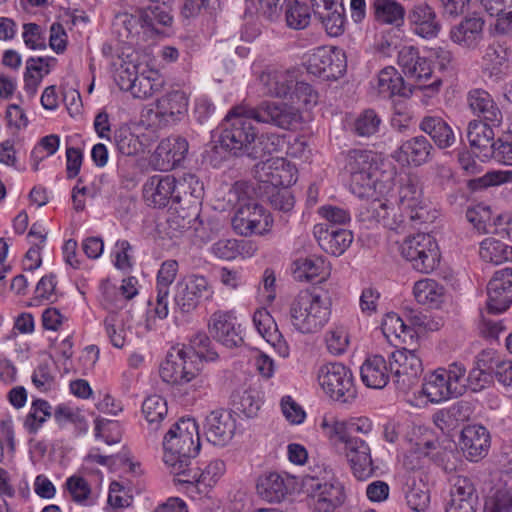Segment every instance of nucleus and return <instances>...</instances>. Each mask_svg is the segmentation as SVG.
<instances>
[{"label": "nucleus", "mask_w": 512, "mask_h": 512, "mask_svg": "<svg viewBox=\"0 0 512 512\" xmlns=\"http://www.w3.org/2000/svg\"><path fill=\"white\" fill-rule=\"evenodd\" d=\"M494 352L482 351L476 358L475 366L466 378V389L478 392L487 387L493 378Z\"/></svg>", "instance_id": "35"}, {"label": "nucleus", "mask_w": 512, "mask_h": 512, "mask_svg": "<svg viewBox=\"0 0 512 512\" xmlns=\"http://www.w3.org/2000/svg\"><path fill=\"white\" fill-rule=\"evenodd\" d=\"M382 330L387 337L394 335L396 338H403V341L406 335L413 337L411 328L396 313L386 315L382 322Z\"/></svg>", "instance_id": "63"}, {"label": "nucleus", "mask_w": 512, "mask_h": 512, "mask_svg": "<svg viewBox=\"0 0 512 512\" xmlns=\"http://www.w3.org/2000/svg\"><path fill=\"white\" fill-rule=\"evenodd\" d=\"M479 255L485 262L498 265L512 260V246L495 238H486L480 244Z\"/></svg>", "instance_id": "43"}, {"label": "nucleus", "mask_w": 512, "mask_h": 512, "mask_svg": "<svg viewBox=\"0 0 512 512\" xmlns=\"http://www.w3.org/2000/svg\"><path fill=\"white\" fill-rule=\"evenodd\" d=\"M292 103L302 105L306 109H310L318 102V93L313 87L305 82L295 80L294 87L288 98Z\"/></svg>", "instance_id": "54"}, {"label": "nucleus", "mask_w": 512, "mask_h": 512, "mask_svg": "<svg viewBox=\"0 0 512 512\" xmlns=\"http://www.w3.org/2000/svg\"><path fill=\"white\" fill-rule=\"evenodd\" d=\"M492 125L480 120H472L467 127V139L474 150H477L479 156L487 158V154L491 151L494 144V131Z\"/></svg>", "instance_id": "38"}, {"label": "nucleus", "mask_w": 512, "mask_h": 512, "mask_svg": "<svg viewBox=\"0 0 512 512\" xmlns=\"http://www.w3.org/2000/svg\"><path fill=\"white\" fill-rule=\"evenodd\" d=\"M307 492L314 512H334L343 505L346 498L343 484L336 479H311L307 484Z\"/></svg>", "instance_id": "12"}, {"label": "nucleus", "mask_w": 512, "mask_h": 512, "mask_svg": "<svg viewBox=\"0 0 512 512\" xmlns=\"http://www.w3.org/2000/svg\"><path fill=\"white\" fill-rule=\"evenodd\" d=\"M389 369L395 384L401 390L409 389L423 371L422 361L416 350L402 348L390 356Z\"/></svg>", "instance_id": "14"}, {"label": "nucleus", "mask_w": 512, "mask_h": 512, "mask_svg": "<svg viewBox=\"0 0 512 512\" xmlns=\"http://www.w3.org/2000/svg\"><path fill=\"white\" fill-rule=\"evenodd\" d=\"M226 471L225 463L220 459L210 461L203 469L185 467L184 472L178 475L179 482L194 485L200 493L206 494Z\"/></svg>", "instance_id": "23"}, {"label": "nucleus", "mask_w": 512, "mask_h": 512, "mask_svg": "<svg viewBox=\"0 0 512 512\" xmlns=\"http://www.w3.org/2000/svg\"><path fill=\"white\" fill-rule=\"evenodd\" d=\"M168 412L166 400L159 395H150L142 403V414L148 423V437L157 439V431Z\"/></svg>", "instance_id": "39"}, {"label": "nucleus", "mask_w": 512, "mask_h": 512, "mask_svg": "<svg viewBox=\"0 0 512 512\" xmlns=\"http://www.w3.org/2000/svg\"><path fill=\"white\" fill-rule=\"evenodd\" d=\"M371 10L381 24L400 26L404 22L405 8L396 0H373Z\"/></svg>", "instance_id": "41"}, {"label": "nucleus", "mask_w": 512, "mask_h": 512, "mask_svg": "<svg viewBox=\"0 0 512 512\" xmlns=\"http://www.w3.org/2000/svg\"><path fill=\"white\" fill-rule=\"evenodd\" d=\"M311 15L309 8L297 0H289L285 9V20L289 28L301 30L310 23Z\"/></svg>", "instance_id": "50"}, {"label": "nucleus", "mask_w": 512, "mask_h": 512, "mask_svg": "<svg viewBox=\"0 0 512 512\" xmlns=\"http://www.w3.org/2000/svg\"><path fill=\"white\" fill-rule=\"evenodd\" d=\"M490 447V434L481 425H470L461 432V448L470 461L483 458Z\"/></svg>", "instance_id": "28"}, {"label": "nucleus", "mask_w": 512, "mask_h": 512, "mask_svg": "<svg viewBox=\"0 0 512 512\" xmlns=\"http://www.w3.org/2000/svg\"><path fill=\"white\" fill-rule=\"evenodd\" d=\"M321 427L331 444L336 448L340 445H344L348 438L352 436L348 433L347 423L343 421L324 418Z\"/></svg>", "instance_id": "55"}, {"label": "nucleus", "mask_w": 512, "mask_h": 512, "mask_svg": "<svg viewBox=\"0 0 512 512\" xmlns=\"http://www.w3.org/2000/svg\"><path fill=\"white\" fill-rule=\"evenodd\" d=\"M188 109V98L183 91L167 92L156 102V117L165 125L176 122Z\"/></svg>", "instance_id": "29"}, {"label": "nucleus", "mask_w": 512, "mask_h": 512, "mask_svg": "<svg viewBox=\"0 0 512 512\" xmlns=\"http://www.w3.org/2000/svg\"><path fill=\"white\" fill-rule=\"evenodd\" d=\"M190 346L199 359L206 361H215L218 359V353L212 347L210 338L204 332L196 333L190 339Z\"/></svg>", "instance_id": "60"}, {"label": "nucleus", "mask_w": 512, "mask_h": 512, "mask_svg": "<svg viewBox=\"0 0 512 512\" xmlns=\"http://www.w3.org/2000/svg\"><path fill=\"white\" fill-rule=\"evenodd\" d=\"M373 87L383 98L395 95L408 98L413 93L411 85H406L402 75L392 66L380 70Z\"/></svg>", "instance_id": "33"}, {"label": "nucleus", "mask_w": 512, "mask_h": 512, "mask_svg": "<svg viewBox=\"0 0 512 512\" xmlns=\"http://www.w3.org/2000/svg\"><path fill=\"white\" fill-rule=\"evenodd\" d=\"M413 295L419 304L438 307L443 301L444 288L435 280L426 278L415 282Z\"/></svg>", "instance_id": "42"}, {"label": "nucleus", "mask_w": 512, "mask_h": 512, "mask_svg": "<svg viewBox=\"0 0 512 512\" xmlns=\"http://www.w3.org/2000/svg\"><path fill=\"white\" fill-rule=\"evenodd\" d=\"M307 70L324 80H336L346 70L345 55L337 48L318 47L307 60Z\"/></svg>", "instance_id": "13"}, {"label": "nucleus", "mask_w": 512, "mask_h": 512, "mask_svg": "<svg viewBox=\"0 0 512 512\" xmlns=\"http://www.w3.org/2000/svg\"><path fill=\"white\" fill-rule=\"evenodd\" d=\"M293 276L298 281H310L319 278L326 279L330 274V265L319 256L301 257L292 265Z\"/></svg>", "instance_id": "36"}, {"label": "nucleus", "mask_w": 512, "mask_h": 512, "mask_svg": "<svg viewBox=\"0 0 512 512\" xmlns=\"http://www.w3.org/2000/svg\"><path fill=\"white\" fill-rule=\"evenodd\" d=\"M271 222L265 209L257 203H248L241 206L232 218L233 229L243 236L263 235L269 231Z\"/></svg>", "instance_id": "16"}, {"label": "nucleus", "mask_w": 512, "mask_h": 512, "mask_svg": "<svg viewBox=\"0 0 512 512\" xmlns=\"http://www.w3.org/2000/svg\"><path fill=\"white\" fill-rule=\"evenodd\" d=\"M397 63L405 77L413 81L417 88L438 92L442 81L437 78L429 84L426 83L431 79L433 71L429 60L420 55L418 48L403 46L398 52Z\"/></svg>", "instance_id": "7"}, {"label": "nucleus", "mask_w": 512, "mask_h": 512, "mask_svg": "<svg viewBox=\"0 0 512 512\" xmlns=\"http://www.w3.org/2000/svg\"><path fill=\"white\" fill-rule=\"evenodd\" d=\"M451 482L450 498H463L464 500L476 502L475 487L468 477L457 475L451 479Z\"/></svg>", "instance_id": "64"}, {"label": "nucleus", "mask_w": 512, "mask_h": 512, "mask_svg": "<svg viewBox=\"0 0 512 512\" xmlns=\"http://www.w3.org/2000/svg\"><path fill=\"white\" fill-rule=\"evenodd\" d=\"M194 365L183 348H172L160 366L163 381L171 384H188L194 376Z\"/></svg>", "instance_id": "18"}, {"label": "nucleus", "mask_w": 512, "mask_h": 512, "mask_svg": "<svg viewBox=\"0 0 512 512\" xmlns=\"http://www.w3.org/2000/svg\"><path fill=\"white\" fill-rule=\"evenodd\" d=\"M317 379L323 391L335 401L350 403L356 398L353 374L342 363L333 362L320 366Z\"/></svg>", "instance_id": "5"}, {"label": "nucleus", "mask_w": 512, "mask_h": 512, "mask_svg": "<svg viewBox=\"0 0 512 512\" xmlns=\"http://www.w3.org/2000/svg\"><path fill=\"white\" fill-rule=\"evenodd\" d=\"M381 116L371 108L364 109L354 119L351 130L359 137H371L380 131Z\"/></svg>", "instance_id": "45"}, {"label": "nucleus", "mask_w": 512, "mask_h": 512, "mask_svg": "<svg viewBox=\"0 0 512 512\" xmlns=\"http://www.w3.org/2000/svg\"><path fill=\"white\" fill-rule=\"evenodd\" d=\"M252 120L291 130L302 122V115L299 107L273 101H263L256 107L234 106L221 123L219 142L222 148L235 156L248 155L254 159L274 152V142L269 143V137H259Z\"/></svg>", "instance_id": "1"}, {"label": "nucleus", "mask_w": 512, "mask_h": 512, "mask_svg": "<svg viewBox=\"0 0 512 512\" xmlns=\"http://www.w3.org/2000/svg\"><path fill=\"white\" fill-rule=\"evenodd\" d=\"M330 299L309 290L300 291L289 307L291 325L302 334L320 331L330 318Z\"/></svg>", "instance_id": "3"}, {"label": "nucleus", "mask_w": 512, "mask_h": 512, "mask_svg": "<svg viewBox=\"0 0 512 512\" xmlns=\"http://www.w3.org/2000/svg\"><path fill=\"white\" fill-rule=\"evenodd\" d=\"M213 295L214 289L205 276L189 274L176 283L174 301L182 313H190L201 301L212 300Z\"/></svg>", "instance_id": "9"}, {"label": "nucleus", "mask_w": 512, "mask_h": 512, "mask_svg": "<svg viewBox=\"0 0 512 512\" xmlns=\"http://www.w3.org/2000/svg\"><path fill=\"white\" fill-rule=\"evenodd\" d=\"M296 78V71L293 69L270 66L261 72L258 79L267 96L288 98Z\"/></svg>", "instance_id": "22"}, {"label": "nucleus", "mask_w": 512, "mask_h": 512, "mask_svg": "<svg viewBox=\"0 0 512 512\" xmlns=\"http://www.w3.org/2000/svg\"><path fill=\"white\" fill-rule=\"evenodd\" d=\"M177 194L182 196V201L197 209L204 194L203 183L195 175L187 174L181 181H177Z\"/></svg>", "instance_id": "47"}, {"label": "nucleus", "mask_w": 512, "mask_h": 512, "mask_svg": "<svg viewBox=\"0 0 512 512\" xmlns=\"http://www.w3.org/2000/svg\"><path fill=\"white\" fill-rule=\"evenodd\" d=\"M50 416V404L42 399L34 400L25 418L24 426L29 433H36Z\"/></svg>", "instance_id": "52"}, {"label": "nucleus", "mask_w": 512, "mask_h": 512, "mask_svg": "<svg viewBox=\"0 0 512 512\" xmlns=\"http://www.w3.org/2000/svg\"><path fill=\"white\" fill-rule=\"evenodd\" d=\"M467 104L473 114L492 126H500L503 115L492 96L483 89H472L467 94Z\"/></svg>", "instance_id": "27"}, {"label": "nucleus", "mask_w": 512, "mask_h": 512, "mask_svg": "<svg viewBox=\"0 0 512 512\" xmlns=\"http://www.w3.org/2000/svg\"><path fill=\"white\" fill-rule=\"evenodd\" d=\"M408 22L412 31L425 39L435 38L441 23L434 8L426 2L415 4L408 12Z\"/></svg>", "instance_id": "25"}, {"label": "nucleus", "mask_w": 512, "mask_h": 512, "mask_svg": "<svg viewBox=\"0 0 512 512\" xmlns=\"http://www.w3.org/2000/svg\"><path fill=\"white\" fill-rule=\"evenodd\" d=\"M253 323L258 333L270 344L275 345L281 335L277 324L271 314L265 308H259L254 312Z\"/></svg>", "instance_id": "48"}, {"label": "nucleus", "mask_w": 512, "mask_h": 512, "mask_svg": "<svg viewBox=\"0 0 512 512\" xmlns=\"http://www.w3.org/2000/svg\"><path fill=\"white\" fill-rule=\"evenodd\" d=\"M434 153L432 143L425 136L418 135L402 142L392 153V158L398 163L419 167L430 162Z\"/></svg>", "instance_id": "20"}, {"label": "nucleus", "mask_w": 512, "mask_h": 512, "mask_svg": "<svg viewBox=\"0 0 512 512\" xmlns=\"http://www.w3.org/2000/svg\"><path fill=\"white\" fill-rule=\"evenodd\" d=\"M208 329L211 336L227 348L239 347L243 344L240 324L230 312L213 313Z\"/></svg>", "instance_id": "19"}, {"label": "nucleus", "mask_w": 512, "mask_h": 512, "mask_svg": "<svg viewBox=\"0 0 512 512\" xmlns=\"http://www.w3.org/2000/svg\"><path fill=\"white\" fill-rule=\"evenodd\" d=\"M286 166L289 165L283 158H268L256 164L255 177L259 182L272 186L273 190L289 186L292 175H288Z\"/></svg>", "instance_id": "30"}, {"label": "nucleus", "mask_w": 512, "mask_h": 512, "mask_svg": "<svg viewBox=\"0 0 512 512\" xmlns=\"http://www.w3.org/2000/svg\"><path fill=\"white\" fill-rule=\"evenodd\" d=\"M116 268L128 271L133 266V247L127 240H118L112 251Z\"/></svg>", "instance_id": "61"}, {"label": "nucleus", "mask_w": 512, "mask_h": 512, "mask_svg": "<svg viewBox=\"0 0 512 512\" xmlns=\"http://www.w3.org/2000/svg\"><path fill=\"white\" fill-rule=\"evenodd\" d=\"M99 301L102 307L111 312H116L124 303V297L119 293L117 287L108 282L100 285Z\"/></svg>", "instance_id": "59"}, {"label": "nucleus", "mask_w": 512, "mask_h": 512, "mask_svg": "<svg viewBox=\"0 0 512 512\" xmlns=\"http://www.w3.org/2000/svg\"><path fill=\"white\" fill-rule=\"evenodd\" d=\"M400 253L413 269L425 274L434 271L440 261L438 244L434 237L426 233L405 238L400 245Z\"/></svg>", "instance_id": "6"}, {"label": "nucleus", "mask_w": 512, "mask_h": 512, "mask_svg": "<svg viewBox=\"0 0 512 512\" xmlns=\"http://www.w3.org/2000/svg\"><path fill=\"white\" fill-rule=\"evenodd\" d=\"M313 235L319 246L334 256L342 255L353 241V234L349 230L335 228L325 223L316 224Z\"/></svg>", "instance_id": "24"}, {"label": "nucleus", "mask_w": 512, "mask_h": 512, "mask_svg": "<svg viewBox=\"0 0 512 512\" xmlns=\"http://www.w3.org/2000/svg\"><path fill=\"white\" fill-rule=\"evenodd\" d=\"M398 206L401 214L413 222H426L429 211L423 198L422 185L417 175L410 174L399 188Z\"/></svg>", "instance_id": "10"}, {"label": "nucleus", "mask_w": 512, "mask_h": 512, "mask_svg": "<svg viewBox=\"0 0 512 512\" xmlns=\"http://www.w3.org/2000/svg\"><path fill=\"white\" fill-rule=\"evenodd\" d=\"M510 51L501 43L490 44L483 55V63L491 74H498L507 66Z\"/></svg>", "instance_id": "49"}, {"label": "nucleus", "mask_w": 512, "mask_h": 512, "mask_svg": "<svg viewBox=\"0 0 512 512\" xmlns=\"http://www.w3.org/2000/svg\"><path fill=\"white\" fill-rule=\"evenodd\" d=\"M292 485L293 478L277 472H270L259 477L256 488L262 499L271 503H279L290 492Z\"/></svg>", "instance_id": "31"}, {"label": "nucleus", "mask_w": 512, "mask_h": 512, "mask_svg": "<svg viewBox=\"0 0 512 512\" xmlns=\"http://www.w3.org/2000/svg\"><path fill=\"white\" fill-rule=\"evenodd\" d=\"M314 15L321 21L330 36L337 37L344 32L345 15L342 4L333 8H324V10L318 9Z\"/></svg>", "instance_id": "46"}, {"label": "nucleus", "mask_w": 512, "mask_h": 512, "mask_svg": "<svg viewBox=\"0 0 512 512\" xmlns=\"http://www.w3.org/2000/svg\"><path fill=\"white\" fill-rule=\"evenodd\" d=\"M419 129L429 135L439 149L452 147L456 142L452 127L440 116H424L419 122Z\"/></svg>", "instance_id": "34"}, {"label": "nucleus", "mask_w": 512, "mask_h": 512, "mask_svg": "<svg viewBox=\"0 0 512 512\" xmlns=\"http://www.w3.org/2000/svg\"><path fill=\"white\" fill-rule=\"evenodd\" d=\"M172 21L168 5L152 2L148 6L137 8L125 20V24L132 36L143 34L144 37H151L160 32L159 27L170 26Z\"/></svg>", "instance_id": "8"}, {"label": "nucleus", "mask_w": 512, "mask_h": 512, "mask_svg": "<svg viewBox=\"0 0 512 512\" xmlns=\"http://www.w3.org/2000/svg\"><path fill=\"white\" fill-rule=\"evenodd\" d=\"M117 150L126 156H134L144 151V143L138 135L127 128H121L114 135Z\"/></svg>", "instance_id": "51"}, {"label": "nucleus", "mask_w": 512, "mask_h": 512, "mask_svg": "<svg viewBox=\"0 0 512 512\" xmlns=\"http://www.w3.org/2000/svg\"><path fill=\"white\" fill-rule=\"evenodd\" d=\"M143 199L153 208L162 209L182 202L177 194V180L172 175H153L143 185Z\"/></svg>", "instance_id": "11"}, {"label": "nucleus", "mask_w": 512, "mask_h": 512, "mask_svg": "<svg viewBox=\"0 0 512 512\" xmlns=\"http://www.w3.org/2000/svg\"><path fill=\"white\" fill-rule=\"evenodd\" d=\"M327 350L332 355L343 354L349 345L347 330L343 326H336L328 330L325 334Z\"/></svg>", "instance_id": "57"}, {"label": "nucleus", "mask_w": 512, "mask_h": 512, "mask_svg": "<svg viewBox=\"0 0 512 512\" xmlns=\"http://www.w3.org/2000/svg\"><path fill=\"white\" fill-rule=\"evenodd\" d=\"M485 512H512V483L495 491L485 504Z\"/></svg>", "instance_id": "56"}, {"label": "nucleus", "mask_w": 512, "mask_h": 512, "mask_svg": "<svg viewBox=\"0 0 512 512\" xmlns=\"http://www.w3.org/2000/svg\"><path fill=\"white\" fill-rule=\"evenodd\" d=\"M178 262L173 259L164 261L157 273L156 290H160L162 295L169 292V287L176 278L178 272Z\"/></svg>", "instance_id": "62"}, {"label": "nucleus", "mask_w": 512, "mask_h": 512, "mask_svg": "<svg viewBox=\"0 0 512 512\" xmlns=\"http://www.w3.org/2000/svg\"><path fill=\"white\" fill-rule=\"evenodd\" d=\"M444 375L456 398L465 393L467 382L466 368L463 364L458 362L450 364L447 369L444 368Z\"/></svg>", "instance_id": "58"}, {"label": "nucleus", "mask_w": 512, "mask_h": 512, "mask_svg": "<svg viewBox=\"0 0 512 512\" xmlns=\"http://www.w3.org/2000/svg\"><path fill=\"white\" fill-rule=\"evenodd\" d=\"M487 307L490 312L501 313L512 304V269L496 271L487 285Z\"/></svg>", "instance_id": "21"}, {"label": "nucleus", "mask_w": 512, "mask_h": 512, "mask_svg": "<svg viewBox=\"0 0 512 512\" xmlns=\"http://www.w3.org/2000/svg\"><path fill=\"white\" fill-rule=\"evenodd\" d=\"M198 425L192 418H182L174 423L163 439V461L174 475H181L191 458L200 451Z\"/></svg>", "instance_id": "2"}, {"label": "nucleus", "mask_w": 512, "mask_h": 512, "mask_svg": "<svg viewBox=\"0 0 512 512\" xmlns=\"http://www.w3.org/2000/svg\"><path fill=\"white\" fill-rule=\"evenodd\" d=\"M103 323L111 344L116 348H122L127 336L122 317L117 312H111L105 317Z\"/></svg>", "instance_id": "53"}, {"label": "nucleus", "mask_w": 512, "mask_h": 512, "mask_svg": "<svg viewBox=\"0 0 512 512\" xmlns=\"http://www.w3.org/2000/svg\"><path fill=\"white\" fill-rule=\"evenodd\" d=\"M343 446L352 474L356 479L365 481L374 476L377 467L372 460L370 445L365 439L352 435Z\"/></svg>", "instance_id": "15"}, {"label": "nucleus", "mask_w": 512, "mask_h": 512, "mask_svg": "<svg viewBox=\"0 0 512 512\" xmlns=\"http://www.w3.org/2000/svg\"><path fill=\"white\" fill-rule=\"evenodd\" d=\"M345 169L350 174V187L353 194L360 198L383 193L379 179V160L373 151L353 149L346 155Z\"/></svg>", "instance_id": "4"}, {"label": "nucleus", "mask_w": 512, "mask_h": 512, "mask_svg": "<svg viewBox=\"0 0 512 512\" xmlns=\"http://www.w3.org/2000/svg\"><path fill=\"white\" fill-rule=\"evenodd\" d=\"M188 149L184 137L172 135L160 141L152 155V163L158 170H172L186 158Z\"/></svg>", "instance_id": "17"}, {"label": "nucleus", "mask_w": 512, "mask_h": 512, "mask_svg": "<svg viewBox=\"0 0 512 512\" xmlns=\"http://www.w3.org/2000/svg\"><path fill=\"white\" fill-rule=\"evenodd\" d=\"M422 393L432 403H440L450 398H456L451 385L444 375V368H438L425 377Z\"/></svg>", "instance_id": "40"}, {"label": "nucleus", "mask_w": 512, "mask_h": 512, "mask_svg": "<svg viewBox=\"0 0 512 512\" xmlns=\"http://www.w3.org/2000/svg\"><path fill=\"white\" fill-rule=\"evenodd\" d=\"M362 382L369 388L382 389L390 378L386 360L381 355H374L365 360L360 368Z\"/></svg>", "instance_id": "37"}, {"label": "nucleus", "mask_w": 512, "mask_h": 512, "mask_svg": "<svg viewBox=\"0 0 512 512\" xmlns=\"http://www.w3.org/2000/svg\"><path fill=\"white\" fill-rule=\"evenodd\" d=\"M393 211L394 207H392L388 201H382L379 199H373L367 207V213L370 214L368 216L369 218L381 223L384 227L391 230L397 229L399 225L404 222L402 214L398 217L395 214L390 217V214Z\"/></svg>", "instance_id": "44"}, {"label": "nucleus", "mask_w": 512, "mask_h": 512, "mask_svg": "<svg viewBox=\"0 0 512 512\" xmlns=\"http://www.w3.org/2000/svg\"><path fill=\"white\" fill-rule=\"evenodd\" d=\"M235 429V419L227 411H212L206 417L205 433L207 440L213 445H226L232 439Z\"/></svg>", "instance_id": "26"}, {"label": "nucleus", "mask_w": 512, "mask_h": 512, "mask_svg": "<svg viewBox=\"0 0 512 512\" xmlns=\"http://www.w3.org/2000/svg\"><path fill=\"white\" fill-rule=\"evenodd\" d=\"M483 27L481 17H466L451 28L450 39L464 48H476L483 39Z\"/></svg>", "instance_id": "32"}]
</instances>
